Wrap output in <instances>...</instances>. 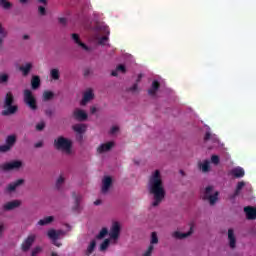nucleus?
<instances>
[{
	"label": "nucleus",
	"mask_w": 256,
	"mask_h": 256,
	"mask_svg": "<svg viewBox=\"0 0 256 256\" xmlns=\"http://www.w3.org/2000/svg\"><path fill=\"white\" fill-rule=\"evenodd\" d=\"M50 76L54 79V81L59 80V77H60V75H59V69H57V68L52 69V70L50 71Z\"/></svg>",
	"instance_id": "nucleus-34"
},
{
	"label": "nucleus",
	"mask_w": 256,
	"mask_h": 256,
	"mask_svg": "<svg viewBox=\"0 0 256 256\" xmlns=\"http://www.w3.org/2000/svg\"><path fill=\"white\" fill-rule=\"evenodd\" d=\"M38 11L41 15H45V13H46L45 7H43V6H39Z\"/></svg>",
	"instance_id": "nucleus-51"
},
{
	"label": "nucleus",
	"mask_w": 256,
	"mask_h": 256,
	"mask_svg": "<svg viewBox=\"0 0 256 256\" xmlns=\"http://www.w3.org/2000/svg\"><path fill=\"white\" fill-rule=\"evenodd\" d=\"M231 175L236 179H241V177H245V170L241 167H237L231 170Z\"/></svg>",
	"instance_id": "nucleus-20"
},
{
	"label": "nucleus",
	"mask_w": 256,
	"mask_h": 256,
	"mask_svg": "<svg viewBox=\"0 0 256 256\" xmlns=\"http://www.w3.org/2000/svg\"><path fill=\"white\" fill-rule=\"evenodd\" d=\"M116 69L117 71H121V73H126L127 71V68L123 64L118 65Z\"/></svg>",
	"instance_id": "nucleus-45"
},
{
	"label": "nucleus",
	"mask_w": 256,
	"mask_h": 256,
	"mask_svg": "<svg viewBox=\"0 0 256 256\" xmlns=\"http://www.w3.org/2000/svg\"><path fill=\"white\" fill-rule=\"evenodd\" d=\"M24 103L32 111H37V99L33 96V92L29 89L24 90Z\"/></svg>",
	"instance_id": "nucleus-3"
},
{
	"label": "nucleus",
	"mask_w": 256,
	"mask_h": 256,
	"mask_svg": "<svg viewBox=\"0 0 256 256\" xmlns=\"http://www.w3.org/2000/svg\"><path fill=\"white\" fill-rule=\"evenodd\" d=\"M211 139H213V137L211 136V132H206L204 136V141H209Z\"/></svg>",
	"instance_id": "nucleus-48"
},
{
	"label": "nucleus",
	"mask_w": 256,
	"mask_h": 256,
	"mask_svg": "<svg viewBox=\"0 0 256 256\" xmlns=\"http://www.w3.org/2000/svg\"><path fill=\"white\" fill-rule=\"evenodd\" d=\"M94 97H95V94H93V90L89 89L84 93L83 99L81 101V105H87V103L93 100Z\"/></svg>",
	"instance_id": "nucleus-18"
},
{
	"label": "nucleus",
	"mask_w": 256,
	"mask_h": 256,
	"mask_svg": "<svg viewBox=\"0 0 256 256\" xmlns=\"http://www.w3.org/2000/svg\"><path fill=\"white\" fill-rule=\"evenodd\" d=\"M149 193L154 195V201L152 207H158V205L165 199V188L163 187V180L161 179V172L155 170L149 179L148 184Z\"/></svg>",
	"instance_id": "nucleus-1"
},
{
	"label": "nucleus",
	"mask_w": 256,
	"mask_h": 256,
	"mask_svg": "<svg viewBox=\"0 0 256 256\" xmlns=\"http://www.w3.org/2000/svg\"><path fill=\"white\" fill-rule=\"evenodd\" d=\"M214 143H217V136L214 135Z\"/></svg>",
	"instance_id": "nucleus-64"
},
{
	"label": "nucleus",
	"mask_w": 256,
	"mask_h": 256,
	"mask_svg": "<svg viewBox=\"0 0 256 256\" xmlns=\"http://www.w3.org/2000/svg\"><path fill=\"white\" fill-rule=\"evenodd\" d=\"M245 187V182H238L233 197H237L241 193V189Z\"/></svg>",
	"instance_id": "nucleus-33"
},
{
	"label": "nucleus",
	"mask_w": 256,
	"mask_h": 256,
	"mask_svg": "<svg viewBox=\"0 0 256 256\" xmlns=\"http://www.w3.org/2000/svg\"><path fill=\"white\" fill-rule=\"evenodd\" d=\"M110 243H111V240L105 239V240L101 243V245H100V251H107V249H108Z\"/></svg>",
	"instance_id": "nucleus-35"
},
{
	"label": "nucleus",
	"mask_w": 256,
	"mask_h": 256,
	"mask_svg": "<svg viewBox=\"0 0 256 256\" xmlns=\"http://www.w3.org/2000/svg\"><path fill=\"white\" fill-rule=\"evenodd\" d=\"M45 115L47 117H53V110L51 108H48L45 110Z\"/></svg>",
	"instance_id": "nucleus-47"
},
{
	"label": "nucleus",
	"mask_w": 256,
	"mask_h": 256,
	"mask_svg": "<svg viewBox=\"0 0 256 256\" xmlns=\"http://www.w3.org/2000/svg\"><path fill=\"white\" fill-rule=\"evenodd\" d=\"M94 205H101V200H96V201L94 202Z\"/></svg>",
	"instance_id": "nucleus-58"
},
{
	"label": "nucleus",
	"mask_w": 256,
	"mask_h": 256,
	"mask_svg": "<svg viewBox=\"0 0 256 256\" xmlns=\"http://www.w3.org/2000/svg\"><path fill=\"white\" fill-rule=\"evenodd\" d=\"M72 39L76 45H79V47H82L85 51H89V47L85 45V43L81 42V39L79 38V34H72Z\"/></svg>",
	"instance_id": "nucleus-22"
},
{
	"label": "nucleus",
	"mask_w": 256,
	"mask_h": 256,
	"mask_svg": "<svg viewBox=\"0 0 256 256\" xmlns=\"http://www.w3.org/2000/svg\"><path fill=\"white\" fill-rule=\"evenodd\" d=\"M211 161H212V163H213L214 165H219L220 159H219V157H218L217 155H212Z\"/></svg>",
	"instance_id": "nucleus-44"
},
{
	"label": "nucleus",
	"mask_w": 256,
	"mask_h": 256,
	"mask_svg": "<svg viewBox=\"0 0 256 256\" xmlns=\"http://www.w3.org/2000/svg\"><path fill=\"white\" fill-rule=\"evenodd\" d=\"M155 249V247H153V245H150L147 249V251L144 253V256H151V254L153 253V250Z\"/></svg>",
	"instance_id": "nucleus-41"
},
{
	"label": "nucleus",
	"mask_w": 256,
	"mask_h": 256,
	"mask_svg": "<svg viewBox=\"0 0 256 256\" xmlns=\"http://www.w3.org/2000/svg\"><path fill=\"white\" fill-rule=\"evenodd\" d=\"M193 234V227H190V230L186 233H181L179 231L173 232L172 237L175 239H187L190 235Z\"/></svg>",
	"instance_id": "nucleus-16"
},
{
	"label": "nucleus",
	"mask_w": 256,
	"mask_h": 256,
	"mask_svg": "<svg viewBox=\"0 0 256 256\" xmlns=\"http://www.w3.org/2000/svg\"><path fill=\"white\" fill-rule=\"evenodd\" d=\"M65 183V178L63 176H60L56 181V188L61 189V185Z\"/></svg>",
	"instance_id": "nucleus-38"
},
{
	"label": "nucleus",
	"mask_w": 256,
	"mask_h": 256,
	"mask_svg": "<svg viewBox=\"0 0 256 256\" xmlns=\"http://www.w3.org/2000/svg\"><path fill=\"white\" fill-rule=\"evenodd\" d=\"M45 129V122H40L36 125V131H43Z\"/></svg>",
	"instance_id": "nucleus-42"
},
{
	"label": "nucleus",
	"mask_w": 256,
	"mask_h": 256,
	"mask_svg": "<svg viewBox=\"0 0 256 256\" xmlns=\"http://www.w3.org/2000/svg\"><path fill=\"white\" fill-rule=\"evenodd\" d=\"M54 219L55 218L53 216H47L44 219L39 220L38 225H40L42 227L45 225H49V223H53Z\"/></svg>",
	"instance_id": "nucleus-27"
},
{
	"label": "nucleus",
	"mask_w": 256,
	"mask_h": 256,
	"mask_svg": "<svg viewBox=\"0 0 256 256\" xmlns=\"http://www.w3.org/2000/svg\"><path fill=\"white\" fill-rule=\"evenodd\" d=\"M108 233H109V230H107V228H102V230L96 236V239H103Z\"/></svg>",
	"instance_id": "nucleus-37"
},
{
	"label": "nucleus",
	"mask_w": 256,
	"mask_h": 256,
	"mask_svg": "<svg viewBox=\"0 0 256 256\" xmlns=\"http://www.w3.org/2000/svg\"><path fill=\"white\" fill-rule=\"evenodd\" d=\"M150 243H151L150 245H157V243H159V238L157 237V232H152Z\"/></svg>",
	"instance_id": "nucleus-36"
},
{
	"label": "nucleus",
	"mask_w": 256,
	"mask_h": 256,
	"mask_svg": "<svg viewBox=\"0 0 256 256\" xmlns=\"http://www.w3.org/2000/svg\"><path fill=\"white\" fill-rule=\"evenodd\" d=\"M115 144L113 142H107L104 144H101L98 148H97V153H107V151H111V149H113V146Z\"/></svg>",
	"instance_id": "nucleus-13"
},
{
	"label": "nucleus",
	"mask_w": 256,
	"mask_h": 256,
	"mask_svg": "<svg viewBox=\"0 0 256 256\" xmlns=\"http://www.w3.org/2000/svg\"><path fill=\"white\" fill-rule=\"evenodd\" d=\"M37 240V235L36 234H30L28 235L24 241L21 244V251L24 253H27L33 247V243Z\"/></svg>",
	"instance_id": "nucleus-6"
},
{
	"label": "nucleus",
	"mask_w": 256,
	"mask_h": 256,
	"mask_svg": "<svg viewBox=\"0 0 256 256\" xmlns=\"http://www.w3.org/2000/svg\"><path fill=\"white\" fill-rule=\"evenodd\" d=\"M21 205L19 200L10 201L3 205L4 211H13V209H17Z\"/></svg>",
	"instance_id": "nucleus-12"
},
{
	"label": "nucleus",
	"mask_w": 256,
	"mask_h": 256,
	"mask_svg": "<svg viewBox=\"0 0 256 256\" xmlns=\"http://www.w3.org/2000/svg\"><path fill=\"white\" fill-rule=\"evenodd\" d=\"M109 38L107 36H103L100 38L99 40V44L100 45H105V42L108 40Z\"/></svg>",
	"instance_id": "nucleus-49"
},
{
	"label": "nucleus",
	"mask_w": 256,
	"mask_h": 256,
	"mask_svg": "<svg viewBox=\"0 0 256 256\" xmlns=\"http://www.w3.org/2000/svg\"><path fill=\"white\" fill-rule=\"evenodd\" d=\"M14 97L11 92H8L5 97V104L4 107H7L9 105H13Z\"/></svg>",
	"instance_id": "nucleus-29"
},
{
	"label": "nucleus",
	"mask_w": 256,
	"mask_h": 256,
	"mask_svg": "<svg viewBox=\"0 0 256 256\" xmlns=\"http://www.w3.org/2000/svg\"><path fill=\"white\" fill-rule=\"evenodd\" d=\"M4 108L6 109L2 111V115L4 117H7L8 115H14V113H17V110L19 109L17 106H13V104L4 106Z\"/></svg>",
	"instance_id": "nucleus-14"
},
{
	"label": "nucleus",
	"mask_w": 256,
	"mask_h": 256,
	"mask_svg": "<svg viewBox=\"0 0 256 256\" xmlns=\"http://www.w3.org/2000/svg\"><path fill=\"white\" fill-rule=\"evenodd\" d=\"M95 247H97V241L92 240L89 244V246L87 247V250L85 252V255L89 256L93 253V251H95Z\"/></svg>",
	"instance_id": "nucleus-28"
},
{
	"label": "nucleus",
	"mask_w": 256,
	"mask_h": 256,
	"mask_svg": "<svg viewBox=\"0 0 256 256\" xmlns=\"http://www.w3.org/2000/svg\"><path fill=\"white\" fill-rule=\"evenodd\" d=\"M39 3H43L44 5H47V0H38Z\"/></svg>",
	"instance_id": "nucleus-60"
},
{
	"label": "nucleus",
	"mask_w": 256,
	"mask_h": 256,
	"mask_svg": "<svg viewBox=\"0 0 256 256\" xmlns=\"http://www.w3.org/2000/svg\"><path fill=\"white\" fill-rule=\"evenodd\" d=\"M55 97V93L52 91L46 90L43 92V101H51Z\"/></svg>",
	"instance_id": "nucleus-30"
},
{
	"label": "nucleus",
	"mask_w": 256,
	"mask_h": 256,
	"mask_svg": "<svg viewBox=\"0 0 256 256\" xmlns=\"http://www.w3.org/2000/svg\"><path fill=\"white\" fill-rule=\"evenodd\" d=\"M0 37L2 39H5L7 37V32L5 31V28H3V25L0 24Z\"/></svg>",
	"instance_id": "nucleus-40"
},
{
	"label": "nucleus",
	"mask_w": 256,
	"mask_h": 256,
	"mask_svg": "<svg viewBox=\"0 0 256 256\" xmlns=\"http://www.w3.org/2000/svg\"><path fill=\"white\" fill-rule=\"evenodd\" d=\"M4 229H5V226H3V224H0V235L1 233H3Z\"/></svg>",
	"instance_id": "nucleus-57"
},
{
	"label": "nucleus",
	"mask_w": 256,
	"mask_h": 256,
	"mask_svg": "<svg viewBox=\"0 0 256 256\" xmlns=\"http://www.w3.org/2000/svg\"><path fill=\"white\" fill-rule=\"evenodd\" d=\"M17 143V136L15 135H9L6 138V144L0 146V153H7L15 147V144Z\"/></svg>",
	"instance_id": "nucleus-5"
},
{
	"label": "nucleus",
	"mask_w": 256,
	"mask_h": 256,
	"mask_svg": "<svg viewBox=\"0 0 256 256\" xmlns=\"http://www.w3.org/2000/svg\"><path fill=\"white\" fill-rule=\"evenodd\" d=\"M9 81V75L2 73L0 74V83H7Z\"/></svg>",
	"instance_id": "nucleus-39"
},
{
	"label": "nucleus",
	"mask_w": 256,
	"mask_h": 256,
	"mask_svg": "<svg viewBox=\"0 0 256 256\" xmlns=\"http://www.w3.org/2000/svg\"><path fill=\"white\" fill-rule=\"evenodd\" d=\"M73 115L77 121H86L88 117V115L83 110H75Z\"/></svg>",
	"instance_id": "nucleus-19"
},
{
	"label": "nucleus",
	"mask_w": 256,
	"mask_h": 256,
	"mask_svg": "<svg viewBox=\"0 0 256 256\" xmlns=\"http://www.w3.org/2000/svg\"><path fill=\"white\" fill-rule=\"evenodd\" d=\"M39 253H41V247L37 246L36 248H34L31 252L32 256H37L39 255Z\"/></svg>",
	"instance_id": "nucleus-43"
},
{
	"label": "nucleus",
	"mask_w": 256,
	"mask_h": 256,
	"mask_svg": "<svg viewBox=\"0 0 256 256\" xmlns=\"http://www.w3.org/2000/svg\"><path fill=\"white\" fill-rule=\"evenodd\" d=\"M137 89H139V84L134 83L133 86L128 89V91H132V93H135Z\"/></svg>",
	"instance_id": "nucleus-46"
},
{
	"label": "nucleus",
	"mask_w": 256,
	"mask_h": 256,
	"mask_svg": "<svg viewBox=\"0 0 256 256\" xmlns=\"http://www.w3.org/2000/svg\"><path fill=\"white\" fill-rule=\"evenodd\" d=\"M23 39H24V40L29 39V35L25 34V35L23 36Z\"/></svg>",
	"instance_id": "nucleus-61"
},
{
	"label": "nucleus",
	"mask_w": 256,
	"mask_h": 256,
	"mask_svg": "<svg viewBox=\"0 0 256 256\" xmlns=\"http://www.w3.org/2000/svg\"><path fill=\"white\" fill-rule=\"evenodd\" d=\"M54 147L57 151H64L69 155L73 147V142L63 136H59L54 140Z\"/></svg>",
	"instance_id": "nucleus-2"
},
{
	"label": "nucleus",
	"mask_w": 256,
	"mask_h": 256,
	"mask_svg": "<svg viewBox=\"0 0 256 256\" xmlns=\"http://www.w3.org/2000/svg\"><path fill=\"white\" fill-rule=\"evenodd\" d=\"M72 197L75 201L74 205V211H79V205H81V201L83 199V196L75 194V192L72 194Z\"/></svg>",
	"instance_id": "nucleus-26"
},
{
	"label": "nucleus",
	"mask_w": 256,
	"mask_h": 256,
	"mask_svg": "<svg viewBox=\"0 0 256 256\" xmlns=\"http://www.w3.org/2000/svg\"><path fill=\"white\" fill-rule=\"evenodd\" d=\"M120 233L121 225H119L118 222H115L110 229V239H113V241H117L119 239Z\"/></svg>",
	"instance_id": "nucleus-7"
},
{
	"label": "nucleus",
	"mask_w": 256,
	"mask_h": 256,
	"mask_svg": "<svg viewBox=\"0 0 256 256\" xmlns=\"http://www.w3.org/2000/svg\"><path fill=\"white\" fill-rule=\"evenodd\" d=\"M228 241L231 249H235L237 245V239L235 238V232L233 229L228 230Z\"/></svg>",
	"instance_id": "nucleus-17"
},
{
	"label": "nucleus",
	"mask_w": 256,
	"mask_h": 256,
	"mask_svg": "<svg viewBox=\"0 0 256 256\" xmlns=\"http://www.w3.org/2000/svg\"><path fill=\"white\" fill-rule=\"evenodd\" d=\"M210 162H209V160H205L204 162H203V164H199V167H200V169H201V171L203 172V173H207L208 171H209V169H210Z\"/></svg>",
	"instance_id": "nucleus-31"
},
{
	"label": "nucleus",
	"mask_w": 256,
	"mask_h": 256,
	"mask_svg": "<svg viewBox=\"0 0 256 256\" xmlns=\"http://www.w3.org/2000/svg\"><path fill=\"white\" fill-rule=\"evenodd\" d=\"M89 73H90V72H89V69L85 70L84 76L87 77V76L89 75Z\"/></svg>",
	"instance_id": "nucleus-59"
},
{
	"label": "nucleus",
	"mask_w": 256,
	"mask_h": 256,
	"mask_svg": "<svg viewBox=\"0 0 256 256\" xmlns=\"http://www.w3.org/2000/svg\"><path fill=\"white\" fill-rule=\"evenodd\" d=\"M19 1H20V3H22V4L27 3V0H19Z\"/></svg>",
	"instance_id": "nucleus-63"
},
{
	"label": "nucleus",
	"mask_w": 256,
	"mask_h": 256,
	"mask_svg": "<svg viewBox=\"0 0 256 256\" xmlns=\"http://www.w3.org/2000/svg\"><path fill=\"white\" fill-rule=\"evenodd\" d=\"M203 200L208 201L210 205H215L219 201V192L216 191L213 194V186H208L205 189Z\"/></svg>",
	"instance_id": "nucleus-4"
},
{
	"label": "nucleus",
	"mask_w": 256,
	"mask_h": 256,
	"mask_svg": "<svg viewBox=\"0 0 256 256\" xmlns=\"http://www.w3.org/2000/svg\"><path fill=\"white\" fill-rule=\"evenodd\" d=\"M22 166L23 162L19 160H14L12 162L5 163L2 166V169H4V171H13V169H21Z\"/></svg>",
	"instance_id": "nucleus-8"
},
{
	"label": "nucleus",
	"mask_w": 256,
	"mask_h": 256,
	"mask_svg": "<svg viewBox=\"0 0 256 256\" xmlns=\"http://www.w3.org/2000/svg\"><path fill=\"white\" fill-rule=\"evenodd\" d=\"M117 71H118V70H117V68H116V70H114V71L111 72L112 77H117V75H118V74H117Z\"/></svg>",
	"instance_id": "nucleus-56"
},
{
	"label": "nucleus",
	"mask_w": 256,
	"mask_h": 256,
	"mask_svg": "<svg viewBox=\"0 0 256 256\" xmlns=\"http://www.w3.org/2000/svg\"><path fill=\"white\" fill-rule=\"evenodd\" d=\"M244 213L249 220H254L256 218V208L246 206L244 207Z\"/></svg>",
	"instance_id": "nucleus-15"
},
{
	"label": "nucleus",
	"mask_w": 256,
	"mask_h": 256,
	"mask_svg": "<svg viewBox=\"0 0 256 256\" xmlns=\"http://www.w3.org/2000/svg\"><path fill=\"white\" fill-rule=\"evenodd\" d=\"M59 23L65 25L67 23V18H59Z\"/></svg>",
	"instance_id": "nucleus-52"
},
{
	"label": "nucleus",
	"mask_w": 256,
	"mask_h": 256,
	"mask_svg": "<svg viewBox=\"0 0 256 256\" xmlns=\"http://www.w3.org/2000/svg\"><path fill=\"white\" fill-rule=\"evenodd\" d=\"M23 183H25L24 179H18L10 184H8L6 191L8 193H13V191H16L17 187H21V185H23Z\"/></svg>",
	"instance_id": "nucleus-10"
},
{
	"label": "nucleus",
	"mask_w": 256,
	"mask_h": 256,
	"mask_svg": "<svg viewBox=\"0 0 256 256\" xmlns=\"http://www.w3.org/2000/svg\"><path fill=\"white\" fill-rule=\"evenodd\" d=\"M0 7H2V9L9 10L13 7V4L8 0H0Z\"/></svg>",
	"instance_id": "nucleus-32"
},
{
	"label": "nucleus",
	"mask_w": 256,
	"mask_h": 256,
	"mask_svg": "<svg viewBox=\"0 0 256 256\" xmlns=\"http://www.w3.org/2000/svg\"><path fill=\"white\" fill-rule=\"evenodd\" d=\"M31 69H33V64L26 63L24 66H20V71H22L24 77H27L29 73H31Z\"/></svg>",
	"instance_id": "nucleus-25"
},
{
	"label": "nucleus",
	"mask_w": 256,
	"mask_h": 256,
	"mask_svg": "<svg viewBox=\"0 0 256 256\" xmlns=\"http://www.w3.org/2000/svg\"><path fill=\"white\" fill-rule=\"evenodd\" d=\"M51 256H59L56 252H52Z\"/></svg>",
	"instance_id": "nucleus-62"
},
{
	"label": "nucleus",
	"mask_w": 256,
	"mask_h": 256,
	"mask_svg": "<svg viewBox=\"0 0 256 256\" xmlns=\"http://www.w3.org/2000/svg\"><path fill=\"white\" fill-rule=\"evenodd\" d=\"M41 87V78L39 76H33L31 79V88L35 91Z\"/></svg>",
	"instance_id": "nucleus-24"
},
{
	"label": "nucleus",
	"mask_w": 256,
	"mask_h": 256,
	"mask_svg": "<svg viewBox=\"0 0 256 256\" xmlns=\"http://www.w3.org/2000/svg\"><path fill=\"white\" fill-rule=\"evenodd\" d=\"M117 131H119V127L113 126L110 130V133H111V135H115V133H117Z\"/></svg>",
	"instance_id": "nucleus-50"
},
{
	"label": "nucleus",
	"mask_w": 256,
	"mask_h": 256,
	"mask_svg": "<svg viewBox=\"0 0 256 256\" xmlns=\"http://www.w3.org/2000/svg\"><path fill=\"white\" fill-rule=\"evenodd\" d=\"M36 149H39L40 147H43V142H38L34 145Z\"/></svg>",
	"instance_id": "nucleus-54"
},
{
	"label": "nucleus",
	"mask_w": 256,
	"mask_h": 256,
	"mask_svg": "<svg viewBox=\"0 0 256 256\" xmlns=\"http://www.w3.org/2000/svg\"><path fill=\"white\" fill-rule=\"evenodd\" d=\"M73 131H75V133H78V135H83V133H85V131H87V125L85 124H75L74 126H72Z\"/></svg>",
	"instance_id": "nucleus-21"
},
{
	"label": "nucleus",
	"mask_w": 256,
	"mask_h": 256,
	"mask_svg": "<svg viewBox=\"0 0 256 256\" xmlns=\"http://www.w3.org/2000/svg\"><path fill=\"white\" fill-rule=\"evenodd\" d=\"M141 79H143V74L138 75V78L136 80L137 85H139V83L141 82Z\"/></svg>",
	"instance_id": "nucleus-53"
},
{
	"label": "nucleus",
	"mask_w": 256,
	"mask_h": 256,
	"mask_svg": "<svg viewBox=\"0 0 256 256\" xmlns=\"http://www.w3.org/2000/svg\"><path fill=\"white\" fill-rule=\"evenodd\" d=\"M49 239L54 241V245L56 247H61V243L57 242V239L61 236V231H56L55 229H51L47 233Z\"/></svg>",
	"instance_id": "nucleus-9"
},
{
	"label": "nucleus",
	"mask_w": 256,
	"mask_h": 256,
	"mask_svg": "<svg viewBox=\"0 0 256 256\" xmlns=\"http://www.w3.org/2000/svg\"><path fill=\"white\" fill-rule=\"evenodd\" d=\"M90 113H91L92 115H95V113H97V108H96V107H92V108L90 109Z\"/></svg>",
	"instance_id": "nucleus-55"
},
{
	"label": "nucleus",
	"mask_w": 256,
	"mask_h": 256,
	"mask_svg": "<svg viewBox=\"0 0 256 256\" xmlns=\"http://www.w3.org/2000/svg\"><path fill=\"white\" fill-rule=\"evenodd\" d=\"M159 87H161V84L159 83V81L157 80H154L152 82V86L151 88L148 90V94L150 95H156L157 94V91H159Z\"/></svg>",
	"instance_id": "nucleus-23"
},
{
	"label": "nucleus",
	"mask_w": 256,
	"mask_h": 256,
	"mask_svg": "<svg viewBox=\"0 0 256 256\" xmlns=\"http://www.w3.org/2000/svg\"><path fill=\"white\" fill-rule=\"evenodd\" d=\"M113 185V179L110 176H105L102 180V193H107Z\"/></svg>",
	"instance_id": "nucleus-11"
}]
</instances>
